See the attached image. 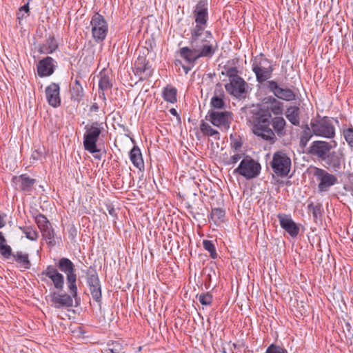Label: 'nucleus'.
I'll use <instances>...</instances> for the list:
<instances>
[{
	"instance_id": "f257e3e1",
	"label": "nucleus",
	"mask_w": 353,
	"mask_h": 353,
	"mask_svg": "<svg viewBox=\"0 0 353 353\" xmlns=\"http://www.w3.org/2000/svg\"><path fill=\"white\" fill-rule=\"evenodd\" d=\"M74 264L72 261L66 258L62 257L59 259L56 265H49L46 269L38 274L42 282H48V278L52 281L54 288L58 291H62L64 288L65 274L66 285L73 296L77 294V275Z\"/></svg>"
},
{
	"instance_id": "f03ea898",
	"label": "nucleus",
	"mask_w": 353,
	"mask_h": 353,
	"mask_svg": "<svg viewBox=\"0 0 353 353\" xmlns=\"http://www.w3.org/2000/svg\"><path fill=\"white\" fill-rule=\"evenodd\" d=\"M190 46L179 49V53L187 63L192 67L200 58H212L218 50V44L213 41V36L210 31L190 32Z\"/></svg>"
},
{
	"instance_id": "7ed1b4c3",
	"label": "nucleus",
	"mask_w": 353,
	"mask_h": 353,
	"mask_svg": "<svg viewBox=\"0 0 353 353\" xmlns=\"http://www.w3.org/2000/svg\"><path fill=\"white\" fill-rule=\"evenodd\" d=\"M272 114L270 110L260 108L252 118L253 133L265 141L274 142L275 133L270 128Z\"/></svg>"
},
{
	"instance_id": "20e7f679",
	"label": "nucleus",
	"mask_w": 353,
	"mask_h": 353,
	"mask_svg": "<svg viewBox=\"0 0 353 353\" xmlns=\"http://www.w3.org/2000/svg\"><path fill=\"white\" fill-rule=\"evenodd\" d=\"M252 68L255 74L256 81L259 83L270 79L274 70L272 61L267 59L262 53L252 59Z\"/></svg>"
},
{
	"instance_id": "39448f33",
	"label": "nucleus",
	"mask_w": 353,
	"mask_h": 353,
	"mask_svg": "<svg viewBox=\"0 0 353 353\" xmlns=\"http://www.w3.org/2000/svg\"><path fill=\"white\" fill-rule=\"evenodd\" d=\"M103 130V123L99 121H94L90 125H85V132L83 135V147L85 150L91 154H94L100 151V150L97 148V143Z\"/></svg>"
},
{
	"instance_id": "423d86ee",
	"label": "nucleus",
	"mask_w": 353,
	"mask_h": 353,
	"mask_svg": "<svg viewBox=\"0 0 353 353\" xmlns=\"http://www.w3.org/2000/svg\"><path fill=\"white\" fill-rule=\"evenodd\" d=\"M261 170V166L257 161L250 156H245L238 167L234 170L233 173L239 174L247 180H250L257 177Z\"/></svg>"
},
{
	"instance_id": "0eeeda50",
	"label": "nucleus",
	"mask_w": 353,
	"mask_h": 353,
	"mask_svg": "<svg viewBox=\"0 0 353 353\" xmlns=\"http://www.w3.org/2000/svg\"><path fill=\"white\" fill-rule=\"evenodd\" d=\"M310 125L314 135L327 139L334 138L335 128L332 120L327 117L312 119Z\"/></svg>"
},
{
	"instance_id": "6e6552de",
	"label": "nucleus",
	"mask_w": 353,
	"mask_h": 353,
	"mask_svg": "<svg viewBox=\"0 0 353 353\" xmlns=\"http://www.w3.org/2000/svg\"><path fill=\"white\" fill-rule=\"evenodd\" d=\"M205 119L221 130L228 131L233 120V114L227 110H210Z\"/></svg>"
},
{
	"instance_id": "1a4fd4ad",
	"label": "nucleus",
	"mask_w": 353,
	"mask_h": 353,
	"mask_svg": "<svg viewBox=\"0 0 353 353\" xmlns=\"http://www.w3.org/2000/svg\"><path fill=\"white\" fill-rule=\"evenodd\" d=\"M193 16L196 25L190 30V32H207L205 30L208 20V1L200 0L193 10Z\"/></svg>"
},
{
	"instance_id": "9d476101",
	"label": "nucleus",
	"mask_w": 353,
	"mask_h": 353,
	"mask_svg": "<svg viewBox=\"0 0 353 353\" xmlns=\"http://www.w3.org/2000/svg\"><path fill=\"white\" fill-rule=\"evenodd\" d=\"M271 166L276 175L286 176L290 170L291 159L285 153L276 152L273 155Z\"/></svg>"
},
{
	"instance_id": "9b49d317",
	"label": "nucleus",
	"mask_w": 353,
	"mask_h": 353,
	"mask_svg": "<svg viewBox=\"0 0 353 353\" xmlns=\"http://www.w3.org/2000/svg\"><path fill=\"white\" fill-rule=\"evenodd\" d=\"M92 34L94 39L97 42L103 41L108 33V23L104 17L99 14L95 13L91 20Z\"/></svg>"
},
{
	"instance_id": "f8f14e48",
	"label": "nucleus",
	"mask_w": 353,
	"mask_h": 353,
	"mask_svg": "<svg viewBox=\"0 0 353 353\" xmlns=\"http://www.w3.org/2000/svg\"><path fill=\"white\" fill-rule=\"evenodd\" d=\"M313 175L319 181L318 190L321 192L328 191L330 188L335 185L338 181L335 175L319 168H314Z\"/></svg>"
},
{
	"instance_id": "ddd939ff",
	"label": "nucleus",
	"mask_w": 353,
	"mask_h": 353,
	"mask_svg": "<svg viewBox=\"0 0 353 353\" xmlns=\"http://www.w3.org/2000/svg\"><path fill=\"white\" fill-rule=\"evenodd\" d=\"M69 294L59 293L53 292L50 294V301L52 306L57 309L68 308L73 306V299H77V294L73 296L72 293L68 290Z\"/></svg>"
},
{
	"instance_id": "4468645a",
	"label": "nucleus",
	"mask_w": 353,
	"mask_h": 353,
	"mask_svg": "<svg viewBox=\"0 0 353 353\" xmlns=\"http://www.w3.org/2000/svg\"><path fill=\"white\" fill-rule=\"evenodd\" d=\"M333 143L334 145L325 141H314L308 148L307 154L321 161L325 155L336 145L335 141H333Z\"/></svg>"
},
{
	"instance_id": "2eb2a0df",
	"label": "nucleus",
	"mask_w": 353,
	"mask_h": 353,
	"mask_svg": "<svg viewBox=\"0 0 353 353\" xmlns=\"http://www.w3.org/2000/svg\"><path fill=\"white\" fill-rule=\"evenodd\" d=\"M267 88L272 92L275 97L282 100L291 101L295 99L294 91L290 88H282L274 81H268Z\"/></svg>"
},
{
	"instance_id": "dca6fc26",
	"label": "nucleus",
	"mask_w": 353,
	"mask_h": 353,
	"mask_svg": "<svg viewBox=\"0 0 353 353\" xmlns=\"http://www.w3.org/2000/svg\"><path fill=\"white\" fill-rule=\"evenodd\" d=\"M278 219L281 227L292 237H296L299 233V228L292 219L291 216L285 214H279Z\"/></svg>"
},
{
	"instance_id": "f3484780",
	"label": "nucleus",
	"mask_w": 353,
	"mask_h": 353,
	"mask_svg": "<svg viewBox=\"0 0 353 353\" xmlns=\"http://www.w3.org/2000/svg\"><path fill=\"white\" fill-rule=\"evenodd\" d=\"M12 183L16 189L25 192H30L32 190L33 185L36 183V180L30 178L26 174H23L13 176Z\"/></svg>"
},
{
	"instance_id": "a211bd4d",
	"label": "nucleus",
	"mask_w": 353,
	"mask_h": 353,
	"mask_svg": "<svg viewBox=\"0 0 353 353\" xmlns=\"http://www.w3.org/2000/svg\"><path fill=\"white\" fill-rule=\"evenodd\" d=\"M81 77L76 75L74 81L70 85V100L79 104L84 96L83 88L80 83Z\"/></svg>"
},
{
	"instance_id": "6ab92c4d",
	"label": "nucleus",
	"mask_w": 353,
	"mask_h": 353,
	"mask_svg": "<svg viewBox=\"0 0 353 353\" xmlns=\"http://www.w3.org/2000/svg\"><path fill=\"white\" fill-rule=\"evenodd\" d=\"M60 88L59 84L52 83L46 88V94L48 103L57 108L61 104V99L59 94Z\"/></svg>"
},
{
	"instance_id": "aec40b11",
	"label": "nucleus",
	"mask_w": 353,
	"mask_h": 353,
	"mask_svg": "<svg viewBox=\"0 0 353 353\" xmlns=\"http://www.w3.org/2000/svg\"><path fill=\"white\" fill-rule=\"evenodd\" d=\"M246 85V82L243 79L239 77L236 79H233L229 83L225 84V88L229 94L234 97H240L245 92Z\"/></svg>"
},
{
	"instance_id": "412c9836",
	"label": "nucleus",
	"mask_w": 353,
	"mask_h": 353,
	"mask_svg": "<svg viewBox=\"0 0 353 353\" xmlns=\"http://www.w3.org/2000/svg\"><path fill=\"white\" fill-rule=\"evenodd\" d=\"M343 153L339 151H330L323 157L321 161L334 170L340 169L343 159Z\"/></svg>"
},
{
	"instance_id": "4be33fe9",
	"label": "nucleus",
	"mask_w": 353,
	"mask_h": 353,
	"mask_svg": "<svg viewBox=\"0 0 353 353\" xmlns=\"http://www.w3.org/2000/svg\"><path fill=\"white\" fill-rule=\"evenodd\" d=\"M54 59L50 57H46L39 61L37 64V72L40 77L51 75L54 70Z\"/></svg>"
},
{
	"instance_id": "5701e85b",
	"label": "nucleus",
	"mask_w": 353,
	"mask_h": 353,
	"mask_svg": "<svg viewBox=\"0 0 353 353\" xmlns=\"http://www.w3.org/2000/svg\"><path fill=\"white\" fill-rule=\"evenodd\" d=\"M224 91L220 83H217L214 92V96L210 100V105L214 110H223L226 108L225 102L223 100Z\"/></svg>"
},
{
	"instance_id": "b1692460",
	"label": "nucleus",
	"mask_w": 353,
	"mask_h": 353,
	"mask_svg": "<svg viewBox=\"0 0 353 353\" xmlns=\"http://www.w3.org/2000/svg\"><path fill=\"white\" fill-rule=\"evenodd\" d=\"M134 67L137 74L144 75L145 78L149 77L152 74V69L149 64V61L143 57H138L135 61Z\"/></svg>"
},
{
	"instance_id": "393cba45",
	"label": "nucleus",
	"mask_w": 353,
	"mask_h": 353,
	"mask_svg": "<svg viewBox=\"0 0 353 353\" xmlns=\"http://www.w3.org/2000/svg\"><path fill=\"white\" fill-rule=\"evenodd\" d=\"M130 159L132 164L139 170L144 169V163L140 149L134 146L130 152Z\"/></svg>"
},
{
	"instance_id": "a878e982",
	"label": "nucleus",
	"mask_w": 353,
	"mask_h": 353,
	"mask_svg": "<svg viewBox=\"0 0 353 353\" xmlns=\"http://www.w3.org/2000/svg\"><path fill=\"white\" fill-rule=\"evenodd\" d=\"M286 118L294 125L298 126L300 123L299 108L296 106H290L285 112Z\"/></svg>"
},
{
	"instance_id": "bb28decb",
	"label": "nucleus",
	"mask_w": 353,
	"mask_h": 353,
	"mask_svg": "<svg viewBox=\"0 0 353 353\" xmlns=\"http://www.w3.org/2000/svg\"><path fill=\"white\" fill-rule=\"evenodd\" d=\"M271 124L279 137H282L285 134V126L286 122L281 117H276L271 120Z\"/></svg>"
},
{
	"instance_id": "cd10ccee",
	"label": "nucleus",
	"mask_w": 353,
	"mask_h": 353,
	"mask_svg": "<svg viewBox=\"0 0 353 353\" xmlns=\"http://www.w3.org/2000/svg\"><path fill=\"white\" fill-rule=\"evenodd\" d=\"M199 128L204 135L213 137L214 140L220 139L219 132L204 121H201Z\"/></svg>"
},
{
	"instance_id": "c85d7f7f",
	"label": "nucleus",
	"mask_w": 353,
	"mask_h": 353,
	"mask_svg": "<svg viewBox=\"0 0 353 353\" xmlns=\"http://www.w3.org/2000/svg\"><path fill=\"white\" fill-rule=\"evenodd\" d=\"M14 258L15 261L21 265L22 268L24 269H30L31 266V263L29 260V256L28 254H23L21 252H17L15 254L12 255Z\"/></svg>"
},
{
	"instance_id": "c756f323",
	"label": "nucleus",
	"mask_w": 353,
	"mask_h": 353,
	"mask_svg": "<svg viewBox=\"0 0 353 353\" xmlns=\"http://www.w3.org/2000/svg\"><path fill=\"white\" fill-rule=\"evenodd\" d=\"M313 135H314V134L312 130L311 126L310 127L308 125H306L300 136V146L305 148Z\"/></svg>"
},
{
	"instance_id": "7c9ffc66",
	"label": "nucleus",
	"mask_w": 353,
	"mask_h": 353,
	"mask_svg": "<svg viewBox=\"0 0 353 353\" xmlns=\"http://www.w3.org/2000/svg\"><path fill=\"white\" fill-rule=\"evenodd\" d=\"M176 89L171 85L166 86L163 92V97L165 101L171 103L176 102Z\"/></svg>"
},
{
	"instance_id": "2f4dec72",
	"label": "nucleus",
	"mask_w": 353,
	"mask_h": 353,
	"mask_svg": "<svg viewBox=\"0 0 353 353\" xmlns=\"http://www.w3.org/2000/svg\"><path fill=\"white\" fill-rule=\"evenodd\" d=\"M85 276L88 287L100 283L98 274L95 269L90 268L85 271Z\"/></svg>"
},
{
	"instance_id": "473e14b6",
	"label": "nucleus",
	"mask_w": 353,
	"mask_h": 353,
	"mask_svg": "<svg viewBox=\"0 0 353 353\" xmlns=\"http://www.w3.org/2000/svg\"><path fill=\"white\" fill-rule=\"evenodd\" d=\"M245 156V152L242 151H232V152H230V157L225 159L224 162L228 165H234Z\"/></svg>"
},
{
	"instance_id": "72a5a7b5",
	"label": "nucleus",
	"mask_w": 353,
	"mask_h": 353,
	"mask_svg": "<svg viewBox=\"0 0 353 353\" xmlns=\"http://www.w3.org/2000/svg\"><path fill=\"white\" fill-rule=\"evenodd\" d=\"M41 234L43 237L46 239L47 243L50 246L55 245V240H54V230L52 228V225L46 228L43 230L41 231Z\"/></svg>"
},
{
	"instance_id": "f704fd0d",
	"label": "nucleus",
	"mask_w": 353,
	"mask_h": 353,
	"mask_svg": "<svg viewBox=\"0 0 353 353\" xmlns=\"http://www.w3.org/2000/svg\"><path fill=\"white\" fill-rule=\"evenodd\" d=\"M225 210L220 208H215L212 209L210 214L211 219L216 223L218 221H223L225 217Z\"/></svg>"
},
{
	"instance_id": "c9c22d12",
	"label": "nucleus",
	"mask_w": 353,
	"mask_h": 353,
	"mask_svg": "<svg viewBox=\"0 0 353 353\" xmlns=\"http://www.w3.org/2000/svg\"><path fill=\"white\" fill-rule=\"evenodd\" d=\"M270 108L268 107L267 109H268L274 114H280L283 112V103L276 99L275 98H270Z\"/></svg>"
},
{
	"instance_id": "e433bc0d",
	"label": "nucleus",
	"mask_w": 353,
	"mask_h": 353,
	"mask_svg": "<svg viewBox=\"0 0 353 353\" xmlns=\"http://www.w3.org/2000/svg\"><path fill=\"white\" fill-rule=\"evenodd\" d=\"M35 221L37 224L38 228L40 229L41 232L46 229V228L51 225V223L46 217V216L41 213L35 216Z\"/></svg>"
},
{
	"instance_id": "4c0bfd02",
	"label": "nucleus",
	"mask_w": 353,
	"mask_h": 353,
	"mask_svg": "<svg viewBox=\"0 0 353 353\" xmlns=\"http://www.w3.org/2000/svg\"><path fill=\"white\" fill-rule=\"evenodd\" d=\"M20 230L26 235V237L31 241H35L38 239L39 234L32 227H20Z\"/></svg>"
},
{
	"instance_id": "58836bf2",
	"label": "nucleus",
	"mask_w": 353,
	"mask_h": 353,
	"mask_svg": "<svg viewBox=\"0 0 353 353\" xmlns=\"http://www.w3.org/2000/svg\"><path fill=\"white\" fill-rule=\"evenodd\" d=\"M92 299L97 303L101 302V284L99 283L95 285L89 287Z\"/></svg>"
},
{
	"instance_id": "ea45409f",
	"label": "nucleus",
	"mask_w": 353,
	"mask_h": 353,
	"mask_svg": "<svg viewBox=\"0 0 353 353\" xmlns=\"http://www.w3.org/2000/svg\"><path fill=\"white\" fill-rule=\"evenodd\" d=\"M203 246L205 250L209 252L210 256L212 259H215L217 258L216 249L212 241L203 240Z\"/></svg>"
},
{
	"instance_id": "a19ab883",
	"label": "nucleus",
	"mask_w": 353,
	"mask_h": 353,
	"mask_svg": "<svg viewBox=\"0 0 353 353\" xmlns=\"http://www.w3.org/2000/svg\"><path fill=\"white\" fill-rule=\"evenodd\" d=\"M196 298H198L200 303L202 305H205V306L210 305L212 303V299H213L212 295L209 292L201 293L200 294H197Z\"/></svg>"
},
{
	"instance_id": "79ce46f5",
	"label": "nucleus",
	"mask_w": 353,
	"mask_h": 353,
	"mask_svg": "<svg viewBox=\"0 0 353 353\" xmlns=\"http://www.w3.org/2000/svg\"><path fill=\"white\" fill-rule=\"evenodd\" d=\"M230 147L232 151H241L240 149L242 147L243 142L239 137H234L232 134L230 135Z\"/></svg>"
},
{
	"instance_id": "37998d69",
	"label": "nucleus",
	"mask_w": 353,
	"mask_h": 353,
	"mask_svg": "<svg viewBox=\"0 0 353 353\" xmlns=\"http://www.w3.org/2000/svg\"><path fill=\"white\" fill-rule=\"evenodd\" d=\"M29 3H26L21 6L17 12V18L18 20H22L29 16Z\"/></svg>"
},
{
	"instance_id": "c03bdc74",
	"label": "nucleus",
	"mask_w": 353,
	"mask_h": 353,
	"mask_svg": "<svg viewBox=\"0 0 353 353\" xmlns=\"http://www.w3.org/2000/svg\"><path fill=\"white\" fill-rule=\"evenodd\" d=\"M99 89L102 90L110 89L112 87V84L110 82L109 77L106 75H104L101 77L99 82Z\"/></svg>"
},
{
	"instance_id": "a18cd8bd",
	"label": "nucleus",
	"mask_w": 353,
	"mask_h": 353,
	"mask_svg": "<svg viewBox=\"0 0 353 353\" xmlns=\"http://www.w3.org/2000/svg\"><path fill=\"white\" fill-rule=\"evenodd\" d=\"M343 136L348 145L353 148V128H348L343 130Z\"/></svg>"
},
{
	"instance_id": "49530a36",
	"label": "nucleus",
	"mask_w": 353,
	"mask_h": 353,
	"mask_svg": "<svg viewBox=\"0 0 353 353\" xmlns=\"http://www.w3.org/2000/svg\"><path fill=\"white\" fill-rule=\"evenodd\" d=\"M287 350L283 347L276 345L271 344L267 349L266 353H287Z\"/></svg>"
},
{
	"instance_id": "de8ad7c7",
	"label": "nucleus",
	"mask_w": 353,
	"mask_h": 353,
	"mask_svg": "<svg viewBox=\"0 0 353 353\" xmlns=\"http://www.w3.org/2000/svg\"><path fill=\"white\" fill-rule=\"evenodd\" d=\"M0 253L6 259H9L14 254L10 245L6 243L0 246Z\"/></svg>"
},
{
	"instance_id": "09e8293b",
	"label": "nucleus",
	"mask_w": 353,
	"mask_h": 353,
	"mask_svg": "<svg viewBox=\"0 0 353 353\" xmlns=\"http://www.w3.org/2000/svg\"><path fill=\"white\" fill-rule=\"evenodd\" d=\"M238 70L236 67H231L226 70L225 75L229 77L230 82L233 79H236L240 77L238 75Z\"/></svg>"
},
{
	"instance_id": "8fccbe9b",
	"label": "nucleus",
	"mask_w": 353,
	"mask_h": 353,
	"mask_svg": "<svg viewBox=\"0 0 353 353\" xmlns=\"http://www.w3.org/2000/svg\"><path fill=\"white\" fill-rule=\"evenodd\" d=\"M307 208L312 212L314 218H318L321 215L320 205H314L313 203H311L307 205Z\"/></svg>"
},
{
	"instance_id": "3c124183",
	"label": "nucleus",
	"mask_w": 353,
	"mask_h": 353,
	"mask_svg": "<svg viewBox=\"0 0 353 353\" xmlns=\"http://www.w3.org/2000/svg\"><path fill=\"white\" fill-rule=\"evenodd\" d=\"M46 44L48 46V49H50V52H51V53L54 52L58 47V45L55 42L54 38L53 37H49V38L46 39Z\"/></svg>"
},
{
	"instance_id": "603ef678",
	"label": "nucleus",
	"mask_w": 353,
	"mask_h": 353,
	"mask_svg": "<svg viewBox=\"0 0 353 353\" xmlns=\"http://www.w3.org/2000/svg\"><path fill=\"white\" fill-rule=\"evenodd\" d=\"M69 237L74 240L77 235V230L74 225H71L68 228Z\"/></svg>"
},
{
	"instance_id": "864d4df0",
	"label": "nucleus",
	"mask_w": 353,
	"mask_h": 353,
	"mask_svg": "<svg viewBox=\"0 0 353 353\" xmlns=\"http://www.w3.org/2000/svg\"><path fill=\"white\" fill-rule=\"evenodd\" d=\"M39 52L41 54H51V52H50V49H48V46L46 43L39 47Z\"/></svg>"
},
{
	"instance_id": "5fc2aeb1",
	"label": "nucleus",
	"mask_w": 353,
	"mask_h": 353,
	"mask_svg": "<svg viewBox=\"0 0 353 353\" xmlns=\"http://www.w3.org/2000/svg\"><path fill=\"white\" fill-rule=\"evenodd\" d=\"M111 350L116 352H123L121 349V345L117 342L113 343V347Z\"/></svg>"
},
{
	"instance_id": "6e6d98bb",
	"label": "nucleus",
	"mask_w": 353,
	"mask_h": 353,
	"mask_svg": "<svg viewBox=\"0 0 353 353\" xmlns=\"http://www.w3.org/2000/svg\"><path fill=\"white\" fill-rule=\"evenodd\" d=\"M90 110L91 112H97V111L99 110V105H98V104H97V103H94L91 105V107H90Z\"/></svg>"
},
{
	"instance_id": "4d7b16f0",
	"label": "nucleus",
	"mask_w": 353,
	"mask_h": 353,
	"mask_svg": "<svg viewBox=\"0 0 353 353\" xmlns=\"http://www.w3.org/2000/svg\"><path fill=\"white\" fill-rule=\"evenodd\" d=\"M6 239L4 237V236L3 235V233L1 232H0V246L6 244Z\"/></svg>"
},
{
	"instance_id": "13d9d810",
	"label": "nucleus",
	"mask_w": 353,
	"mask_h": 353,
	"mask_svg": "<svg viewBox=\"0 0 353 353\" xmlns=\"http://www.w3.org/2000/svg\"><path fill=\"white\" fill-rule=\"evenodd\" d=\"M182 67H183V69L185 74H188L192 68L191 66H188V65H183Z\"/></svg>"
},
{
	"instance_id": "bf43d9fd",
	"label": "nucleus",
	"mask_w": 353,
	"mask_h": 353,
	"mask_svg": "<svg viewBox=\"0 0 353 353\" xmlns=\"http://www.w3.org/2000/svg\"><path fill=\"white\" fill-rule=\"evenodd\" d=\"M6 225L3 218L0 215V228H2Z\"/></svg>"
},
{
	"instance_id": "052dcab7",
	"label": "nucleus",
	"mask_w": 353,
	"mask_h": 353,
	"mask_svg": "<svg viewBox=\"0 0 353 353\" xmlns=\"http://www.w3.org/2000/svg\"><path fill=\"white\" fill-rule=\"evenodd\" d=\"M170 112L172 115H174V116L177 115V112H176V110L174 108H171V109L170 110Z\"/></svg>"
},
{
	"instance_id": "680f3d73",
	"label": "nucleus",
	"mask_w": 353,
	"mask_h": 353,
	"mask_svg": "<svg viewBox=\"0 0 353 353\" xmlns=\"http://www.w3.org/2000/svg\"><path fill=\"white\" fill-rule=\"evenodd\" d=\"M39 155H40L39 153L38 152H36V154H32V157H33L34 159H38Z\"/></svg>"
},
{
	"instance_id": "e2e57ef3",
	"label": "nucleus",
	"mask_w": 353,
	"mask_h": 353,
	"mask_svg": "<svg viewBox=\"0 0 353 353\" xmlns=\"http://www.w3.org/2000/svg\"><path fill=\"white\" fill-rule=\"evenodd\" d=\"M106 352H107L106 353H124V352H114V351H113L112 350H111V349H108V350H106Z\"/></svg>"
},
{
	"instance_id": "0e129e2a",
	"label": "nucleus",
	"mask_w": 353,
	"mask_h": 353,
	"mask_svg": "<svg viewBox=\"0 0 353 353\" xmlns=\"http://www.w3.org/2000/svg\"><path fill=\"white\" fill-rule=\"evenodd\" d=\"M94 158L97 159H101V155L97 154V155H94Z\"/></svg>"
},
{
	"instance_id": "69168bd1",
	"label": "nucleus",
	"mask_w": 353,
	"mask_h": 353,
	"mask_svg": "<svg viewBox=\"0 0 353 353\" xmlns=\"http://www.w3.org/2000/svg\"><path fill=\"white\" fill-rule=\"evenodd\" d=\"M351 188H352V190L353 192V177H352V179L351 181Z\"/></svg>"
},
{
	"instance_id": "338daca9",
	"label": "nucleus",
	"mask_w": 353,
	"mask_h": 353,
	"mask_svg": "<svg viewBox=\"0 0 353 353\" xmlns=\"http://www.w3.org/2000/svg\"><path fill=\"white\" fill-rule=\"evenodd\" d=\"M346 327H347V329H348V330L350 329V323H346Z\"/></svg>"
}]
</instances>
